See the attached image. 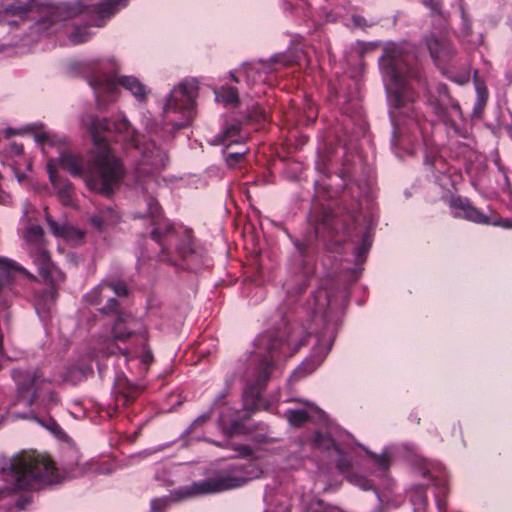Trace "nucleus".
Instances as JSON below:
<instances>
[{"instance_id":"obj_25","label":"nucleus","mask_w":512,"mask_h":512,"mask_svg":"<svg viewBox=\"0 0 512 512\" xmlns=\"http://www.w3.org/2000/svg\"><path fill=\"white\" fill-rule=\"evenodd\" d=\"M332 309L333 303L331 296L326 290H319L315 296V317L321 314V318L326 320Z\"/></svg>"},{"instance_id":"obj_22","label":"nucleus","mask_w":512,"mask_h":512,"mask_svg":"<svg viewBox=\"0 0 512 512\" xmlns=\"http://www.w3.org/2000/svg\"><path fill=\"white\" fill-rule=\"evenodd\" d=\"M45 219L49 229L56 237H61L73 243H78L82 240L83 233L80 230L66 223L59 224L48 213H46Z\"/></svg>"},{"instance_id":"obj_9","label":"nucleus","mask_w":512,"mask_h":512,"mask_svg":"<svg viewBox=\"0 0 512 512\" xmlns=\"http://www.w3.org/2000/svg\"><path fill=\"white\" fill-rule=\"evenodd\" d=\"M43 236V229L39 225L28 227L23 235L24 247L43 280L56 285L64 281L65 275L52 263Z\"/></svg>"},{"instance_id":"obj_62","label":"nucleus","mask_w":512,"mask_h":512,"mask_svg":"<svg viewBox=\"0 0 512 512\" xmlns=\"http://www.w3.org/2000/svg\"><path fill=\"white\" fill-rule=\"evenodd\" d=\"M2 199H3V196L0 194V202L2 201Z\"/></svg>"},{"instance_id":"obj_2","label":"nucleus","mask_w":512,"mask_h":512,"mask_svg":"<svg viewBox=\"0 0 512 512\" xmlns=\"http://www.w3.org/2000/svg\"><path fill=\"white\" fill-rule=\"evenodd\" d=\"M11 378L15 384V403L13 405L19 403L29 408V412L24 414L15 413L14 417L33 420L54 434L60 433L61 428L55 420L49 419L45 424L36 413V410L48 413L60 404V398L54 389L53 379L33 368L12 369Z\"/></svg>"},{"instance_id":"obj_3","label":"nucleus","mask_w":512,"mask_h":512,"mask_svg":"<svg viewBox=\"0 0 512 512\" xmlns=\"http://www.w3.org/2000/svg\"><path fill=\"white\" fill-rule=\"evenodd\" d=\"M410 55L403 52L397 44L387 45L384 54L379 59L388 101L396 109L405 108L414 101V93L407 80L414 75L409 68Z\"/></svg>"},{"instance_id":"obj_40","label":"nucleus","mask_w":512,"mask_h":512,"mask_svg":"<svg viewBox=\"0 0 512 512\" xmlns=\"http://www.w3.org/2000/svg\"><path fill=\"white\" fill-rule=\"evenodd\" d=\"M347 479L351 484L358 486L362 490H370L373 488V485L370 482V480L366 479L361 475L351 474L348 476Z\"/></svg>"},{"instance_id":"obj_47","label":"nucleus","mask_w":512,"mask_h":512,"mask_svg":"<svg viewBox=\"0 0 512 512\" xmlns=\"http://www.w3.org/2000/svg\"><path fill=\"white\" fill-rule=\"evenodd\" d=\"M328 490V485L326 481L323 479V475H318L317 480L314 483L313 491L315 493L324 492Z\"/></svg>"},{"instance_id":"obj_8","label":"nucleus","mask_w":512,"mask_h":512,"mask_svg":"<svg viewBox=\"0 0 512 512\" xmlns=\"http://www.w3.org/2000/svg\"><path fill=\"white\" fill-rule=\"evenodd\" d=\"M88 83L94 91L95 99L98 105L114 101L119 93L121 86L140 103L147 101L149 90L135 76H121L115 74H93L88 78Z\"/></svg>"},{"instance_id":"obj_50","label":"nucleus","mask_w":512,"mask_h":512,"mask_svg":"<svg viewBox=\"0 0 512 512\" xmlns=\"http://www.w3.org/2000/svg\"><path fill=\"white\" fill-rule=\"evenodd\" d=\"M232 449L237 452L239 456H248L251 454V449L246 445L232 446Z\"/></svg>"},{"instance_id":"obj_20","label":"nucleus","mask_w":512,"mask_h":512,"mask_svg":"<svg viewBox=\"0 0 512 512\" xmlns=\"http://www.w3.org/2000/svg\"><path fill=\"white\" fill-rule=\"evenodd\" d=\"M268 71V66L260 61L258 63L244 64L237 74L231 72V78L234 82H240V78L244 77L248 86L254 83L263 82L265 74Z\"/></svg>"},{"instance_id":"obj_15","label":"nucleus","mask_w":512,"mask_h":512,"mask_svg":"<svg viewBox=\"0 0 512 512\" xmlns=\"http://www.w3.org/2000/svg\"><path fill=\"white\" fill-rule=\"evenodd\" d=\"M159 212V205L153 200H149V213L154 219L155 225V228L151 232V236L153 240L162 247V249H166L175 242L174 229L168 221L162 220L158 217Z\"/></svg>"},{"instance_id":"obj_46","label":"nucleus","mask_w":512,"mask_h":512,"mask_svg":"<svg viewBox=\"0 0 512 512\" xmlns=\"http://www.w3.org/2000/svg\"><path fill=\"white\" fill-rule=\"evenodd\" d=\"M103 297H107V304L105 305V307L100 309L101 313H109L114 311L118 305L117 300L107 295H103Z\"/></svg>"},{"instance_id":"obj_6","label":"nucleus","mask_w":512,"mask_h":512,"mask_svg":"<svg viewBox=\"0 0 512 512\" xmlns=\"http://www.w3.org/2000/svg\"><path fill=\"white\" fill-rule=\"evenodd\" d=\"M255 345L258 350L266 352L267 355H264L255 365L243 391L244 400L252 403L258 400L260 391L274 370V358L277 351L283 349L287 342L278 338L274 332H264L256 338Z\"/></svg>"},{"instance_id":"obj_57","label":"nucleus","mask_w":512,"mask_h":512,"mask_svg":"<svg viewBox=\"0 0 512 512\" xmlns=\"http://www.w3.org/2000/svg\"><path fill=\"white\" fill-rule=\"evenodd\" d=\"M163 448H164V446H159V447L154 448L153 450H151L150 453L158 452V451L162 450Z\"/></svg>"},{"instance_id":"obj_26","label":"nucleus","mask_w":512,"mask_h":512,"mask_svg":"<svg viewBox=\"0 0 512 512\" xmlns=\"http://www.w3.org/2000/svg\"><path fill=\"white\" fill-rule=\"evenodd\" d=\"M118 220V213L110 207L91 217L92 224L99 230H102L109 225L116 224Z\"/></svg>"},{"instance_id":"obj_45","label":"nucleus","mask_w":512,"mask_h":512,"mask_svg":"<svg viewBox=\"0 0 512 512\" xmlns=\"http://www.w3.org/2000/svg\"><path fill=\"white\" fill-rule=\"evenodd\" d=\"M140 361L145 366V368H147V366L153 361V355L146 345H143Z\"/></svg>"},{"instance_id":"obj_54","label":"nucleus","mask_w":512,"mask_h":512,"mask_svg":"<svg viewBox=\"0 0 512 512\" xmlns=\"http://www.w3.org/2000/svg\"><path fill=\"white\" fill-rule=\"evenodd\" d=\"M0 356L1 357L5 356V352L3 349V334L1 332H0Z\"/></svg>"},{"instance_id":"obj_19","label":"nucleus","mask_w":512,"mask_h":512,"mask_svg":"<svg viewBox=\"0 0 512 512\" xmlns=\"http://www.w3.org/2000/svg\"><path fill=\"white\" fill-rule=\"evenodd\" d=\"M426 46L437 65L450 59L454 53L453 45L445 37L438 38L432 35L426 39Z\"/></svg>"},{"instance_id":"obj_35","label":"nucleus","mask_w":512,"mask_h":512,"mask_svg":"<svg viewBox=\"0 0 512 512\" xmlns=\"http://www.w3.org/2000/svg\"><path fill=\"white\" fill-rule=\"evenodd\" d=\"M4 164L9 165L19 183L26 179V172L29 170H25L23 162L20 160V158H15L9 162H4Z\"/></svg>"},{"instance_id":"obj_1","label":"nucleus","mask_w":512,"mask_h":512,"mask_svg":"<svg viewBox=\"0 0 512 512\" xmlns=\"http://www.w3.org/2000/svg\"><path fill=\"white\" fill-rule=\"evenodd\" d=\"M92 137L94 149L86 162L80 155L63 152L58 158L59 166L73 177H81L86 187L93 192L110 195L124 175L120 159L115 156L108 142L113 132L119 140L129 145L140 158L136 164L137 178H154L168 161L165 151L153 141L139 146V136L128 119L119 114L115 119L97 118L85 115L81 118Z\"/></svg>"},{"instance_id":"obj_43","label":"nucleus","mask_w":512,"mask_h":512,"mask_svg":"<svg viewBox=\"0 0 512 512\" xmlns=\"http://www.w3.org/2000/svg\"><path fill=\"white\" fill-rule=\"evenodd\" d=\"M405 139H409V135L399 126H394L391 143L393 146H397Z\"/></svg>"},{"instance_id":"obj_44","label":"nucleus","mask_w":512,"mask_h":512,"mask_svg":"<svg viewBox=\"0 0 512 512\" xmlns=\"http://www.w3.org/2000/svg\"><path fill=\"white\" fill-rule=\"evenodd\" d=\"M238 130H239V125L238 124L231 125L229 128H227L224 131V135H223L222 141L223 142H227L228 145L234 143L235 141L234 140H230V137H232V135L237 133Z\"/></svg>"},{"instance_id":"obj_55","label":"nucleus","mask_w":512,"mask_h":512,"mask_svg":"<svg viewBox=\"0 0 512 512\" xmlns=\"http://www.w3.org/2000/svg\"><path fill=\"white\" fill-rule=\"evenodd\" d=\"M219 424H220V426H221L223 429H226V424H227V423H226V420H225V418H224V416H223V415H221V416H220Z\"/></svg>"},{"instance_id":"obj_42","label":"nucleus","mask_w":512,"mask_h":512,"mask_svg":"<svg viewBox=\"0 0 512 512\" xmlns=\"http://www.w3.org/2000/svg\"><path fill=\"white\" fill-rule=\"evenodd\" d=\"M247 153V150H242L239 152L229 153L226 157V164L230 168L236 167V165L242 161L244 158V155Z\"/></svg>"},{"instance_id":"obj_49","label":"nucleus","mask_w":512,"mask_h":512,"mask_svg":"<svg viewBox=\"0 0 512 512\" xmlns=\"http://www.w3.org/2000/svg\"><path fill=\"white\" fill-rule=\"evenodd\" d=\"M487 225L501 226L503 228L510 229L512 228V219H500V220H490Z\"/></svg>"},{"instance_id":"obj_14","label":"nucleus","mask_w":512,"mask_h":512,"mask_svg":"<svg viewBox=\"0 0 512 512\" xmlns=\"http://www.w3.org/2000/svg\"><path fill=\"white\" fill-rule=\"evenodd\" d=\"M132 335H138L146 340L147 332L140 319L128 313H119L112 328V340L124 341Z\"/></svg>"},{"instance_id":"obj_28","label":"nucleus","mask_w":512,"mask_h":512,"mask_svg":"<svg viewBox=\"0 0 512 512\" xmlns=\"http://www.w3.org/2000/svg\"><path fill=\"white\" fill-rule=\"evenodd\" d=\"M34 140L42 149L63 144V139L51 131H40L34 134Z\"/></svg>"},{"instance_id":"obj_30","label":"nucleus","mask_w":512,"mask_h":512,"mask_svg":"<svg viewBox=\"0 0 512 512\" xmlns=\"http://www.w3.org/2000/svg\"><path fill=\"white\" fill-rule=\"evenodd\" d=\"M15 158H20V160L23 162L25 170H31L32 161L28 156L24 154L23 145L12 143L8 148L7 159L5 162H9Z\"/></svg>"},{"instance_id":"obj_21","label":"nucleus","mask_w":512,"mask_h":512,"mask_svg":"<svg viewBox=\"0 0 512 512\" xmlns=\"http://www.w3.org/2000/svg\"><path fill=\"white\" fill-rule=\"evenodd\" d=\"M306 408L304 409H289L286 411L285 416L290 425L294 427L301 426L308 419L318 417L322 419L324 412L312 402L305 401Z\"/></svg>"},{"instance_id":"obj_27","label":"nucleus","mask_w":512,"mask_h":512,"mask_svg":"<svg viewBox=\"0 0 512 512\" xmlns=\"http://www.w3.org/2000/svg\"><path fill=\"white\" fill-rule=\"evenodd\" d=\"M116 394L115 402L117 409L119 406H126L132 403L138 396V389L131 385L122 389L119 383L116 388Z\"/></svg>"},{"instance_id":"obj_38","label":"nucleus","mask_w":512,"mask_h":512,"mask_svg":"<svg viewBox=\"0 0 512 512\" xmlns=\"http://www.w3.org/2000/svg\"><path fill=\"white\" fill-rule=\"evenodd\" d=\"M126 3L127 0H105V2L99 5L98 11L101 14H111L115 10L124 7Z\"/></svg>"},{"instance_id":"obj_59","label":"nucleus","mask_w":512,"mask_h":512,"mask_svg":"<svg viewBox=\"0 0 512 512\" xmlns=\"http://www.w3.org/2000/svg\"><path fill=\"white\" fill-rule=\"evenodd\" d=\"M414 125L418 128L419 132L421 133V126L418 121H415Z\"/></svg>"},{"instance_id":"obj_32","label":"nucleus","mask_w":512,"mask_h":512,"mask_svg":"<svg viewBox=\"0 0 512 512\" xmlns=\"http://www.w3.org/2000/svg\"><path fill=\"white\" fill-rule=\"evenodd\" d=\"M215 99L224 104H236L238 102V93L233 87L223 86L215 90Z\"/></svg>"},{"instance_id":"obj_52","label":"nucleus","mask_w":512,"mask_h":512,"mask_svg":"<svg viewBox=\"0 0 512 512\" xmlns=\"http://www.w3.org/2000/svg\"><path fill=\"white\" fill-rule=\"evenodd\" d=\"M424 4L429 7L433 12H438L439 9H438V3H435L434 1L430 0V1H425Z\"/></svg>"},{"instance_id":"obj_41","label":"nucleus","mask_w":512,"mask_h":512,"mask_svg":"<svg viewBox=\"0 0 512 512\" xmlns=\"http://www.w3.org/2000/svg\"><path fill=\"white\" fill-rule=\"evenodd\" d=\"M106 284V290H111L116 296H124L127 294V288L121 281H103Z\"/></svg>"},{"instance_id":"obj_61","label":"nucleus","mask_w":512,"mask_h":512,"mask_svg":"<svg viewBox=\"0 0 512 512\" xmlns=\"http://www.w3.org/2000/svg\"><path fill=\"white\" fill-rule=\"evenodd\" d=\"M4 318H5V320H8V315H7V314H5V315H4Z\"/></svg>"},{"instance_id":"obj_31","label":"nucleus","mask_w":512,"mask_h":512,"mask_svg":"<svg viewBox=\"0 0 512 512\" xmlns=\"http://www.w3.org/2000/svg\"><path fill=\"white\" fill-rule=\"evenodd\" d=\"M368 455L372 458V464L376 467V474L379 477H384L388 471L390 459L387 451H384L380 455H376L368 450H365Z\"/></svg>"},{"instance_id":"obj_18","label":"nucleus","mask_w":512,"mask_h":512,"mask_svg":"<svg viewBox=\"0 0 512 512\" xmlns=\"http://www.w3.org/2000/svg\"><path fill=\"white\" fill-rule=\"evenodd\" d=\"M313 445L318 449L334 451L337 455L336 464L341 473L346 472L350 467V461L345 458L341 444L336 438H334L332 432L324 434L317 431L314 435Z\"/></svg>"},{"instance_id":"obj_12","label":"nucleus","mask_w":512,"mask_h":512,"mask_svg":"<svg viewBox=\"0 0 512 512\" xmlns=\"http://www.w3.org/2000/svg\"><path fill=\"white\" fill-rule=\"evenodd\" d=\"M334 330L327 325L326 332L317 337L312 353L295 370V377H302L314 372L324 361L334 341Z\"/></svg>"},{"instance_id":"obj_58","label":"nucleus","mask_w":512,"mask_h":512,"mask_svg":"<svg viewBox=\"0 0 512 512\" xmlns=\"http://www.w3.org/2000/svg\"><path fill=\"white\" fill-rule=\"evenodd\" d=\"M224 397H225V394H224V393H222L220 396H218V397L215 399V402H214V403H218V402H220V400H221L222 398H224Z\"/></svg>"},{"instance_id":"obj_48","label":"nucleus","mask_w":512,"mask_h":512,"mask_svg":"<svg viewBox=\"0 0 512 512\" xmlns=\"http://www.w3.org/2000/svg\"><path fill=\"white\" fill-rule=\"evenodd\" d=\"M168 504V499L166 498H154L151 500V509L156 512L163 509Z\"/></svg>"},{"instance_id":"obj_7","label":"nucleus","mask_w":512,"mask_h":512,"mask_svg":"<svg viewBox=\"0 0 512 512\" xmlns=\"http://www.w3.org/2000/svg\"><path fill=\"white\" fill-rule=\"evenodd\" d=\"M197 82L183 80L166 96L162 111L164 122L174 129L188 126L196 113Z\"/></svg>"},{"instance_id":"obj_16","label":"nucleus","mask_w":512,"mask_h":512,"mask_svg":"<svg viewBox=\"0 0 512 512\" xmlns=\"http://www.w3.org/2000/svg\"><path fill=\"white\" fill-rule=\"evenodd\" d=\"M451 214L456 218H463L477 224H488L489 217L472 206L467 198L452 196L449 200Z\"/></svg>"},{"instance_id":"obj_4","label":"nucleus","mask_w":512,"mask_h":512,"mask_svg":"<svg viewBox=\"0 0 512 512\" xmlns=\"http://www.w3.org/2000/svg\"><path fill=\"white\" fill-rule=\"evenodd\" d=\"M2 473L13 481L14 490L33 489L58 481L53 461L36 452H23L1 467Z\"/></svg>"},{"instance_id":"obj_29","label":"nucleus","mask_w":512,"mask_h":512,"mask_svg":"<svg viewBox=\"0 0 512 512\" xmlns=\"http://www.w3.org/2000/svg\"><path fill=\"white\" fill-rule=\"evenodd\" d=\"M55 300L56 291L53 288L45 291L35 300L36 312L40 315L42 312L45 313L46 311H49Z\"/></svg>"},{"instance_id":"obj_36","label":"nucleus","mask_w":512,"mask_h":512,"mask_svg":"<svg viewBox=\"0 0 512 512\" xmlns=\"http://www.w3.org/2000/svg\"><path fill=\"white\" fill-rule=\"evenodd\" d=\"M106 291V284L101 282L97 287L85 295L86 301L91 305H98L102 302V294Z\"/></svg>"},{"instance_id":"obj_56","label":"nucleus","mask_w":512,"mask_h":512,"mask_svg":"<svg viewBox=\"0 0 512 512\" xmlns=\"http://www.w3.org/2000/svg\"><path fill=\"white\" fill-rule=\"evenodd\" d=\"M499 171L503 173L504 180H505V182H507L508 177H507L506 173L504 172V170L501 167H499Z\"/></svg>"},{"instance_id":"obj_5","label":"nucleus","mask_w":512,"mask_h":512,"mask_svg":"<svg viewBox=\"0 0 512 512\" xmlns=\"http://www.w3.org/2000/svg\"><path fill=\"white\" fill-rule=\"evenodd\" d=\"M261 474V469L253 463L231 466L216 477L202 479L189 486L174 490L171 497L178 501L239 488L249 481L259 478Z\"/></svg>"},{"instance_id":"obj_13","label":"nucleus","mask_w":512,"mask_h":512,"mask_svg":"<svg viewBox=\"0 0 512 512\" xmlns=\"http://www.w3.org/2000/svg\"><path fill=\"white\" fill-rule=\"evenodd\" d=\"M413 467L417 474L423 477L430 476V480L433 482L436 489L435 502L438 510L442 512L446 507L443 498H445L448 493V484L443 467L439 463L425 459L414 463Z\"/></svg>"},{"instance_id":"obj_10","label":"nucleus","mask_w":512,"mask_h":512,"mask_svg":"<svg viewBox=\"0 0 512 512\" xmlns=\"http://www.w3.org/2000/svg\"><path fill=\"white\" fill-rule=\"evenodd\" d=\"M21 273L29 281H37L34 274L16 261L0 256V308L6 309L11 301L20 294L15 273Z\"/></svg>"},{"instance_id":"obj_37","label":"nucleus","mask_w":512,"mask_h":512,"mask_svg":"<svg viewBox=\"0 0 512 512\" xmlns=\"http://www.w3.org/2000/svg\"><path fill=\"white\" fill-rule=\"evenodd\" d=\"M92 34L88 31L86 27H77L70 34L69 40L72 44L77 45L88 41L91 38Z\"/></svg>"},{"instance_id":"obj_33","label":"nucleus","mask_w":512,"mask_h":512,"mask_svg":"<svg viewBox=\"0 0 512 512\" xmlns=\"http://www.w3.org/2000/svg\"><path fill=\"white\" fill-rule=\"evenodd\" d=\"M36 4L34 0H26L24 5L11 4L6 7L5 12L11 16H17L23 19L28 13L32 12Z\"/></svg>"},{"instance_id":"obj_53","label":"nucleus","mask_w":512,"mask_h":512,"mask_svg":"<svg viewBox=\"0 0 512 512\" xmlns=\"http://www.w3.org/2000/svg\"><path fill=\"white\" fill-rule=\"evenodd\" d=\"M239 431L238 423L236 421H232L231 426L229 427L228 433L233 434Z\"/></svg>"},{"instance_id":"obj_34","label":"nucleus","mask_w":512,"mask_h":512,"mask_svg":"<svg viewBox=\"0 0 512 512\" xmlns=\"http://www.w3.org/2000/svg\"><path fill=\"white\" fill-rule=\"evenodd\" d=\"M371 245L372 237L369 232H366L362 236L360 245L354 251L355 260L357 263H362L365 261Z\"/></svg>"},{"instance_id":"obj_60","label":"nucleus","mask_w":512,"mask_h":512,"mask_svg":"<svg viewBox=\"0 0 512 512\" xmlns=\"http://www.w3.org/2000/svg\"><path fill=\"white\" fill-rule=\"evenodd\" d=\"M11 133H12L11 129H7V130H6V135H7V136L11 135Z\"/></svg>"},{"instance_id":"obj_17","label":"nucleus","mask_w":512,"mask_h":512,"mask_svg":"<svg viewBox=\"0 0 512 512\" xmlns=\"http://www.w3.org/2000/svg\"><path fill=\"white\" fill-rule=\"evenodd\" d=\"M47 172L49 175L50 183L55 191L58 200L64 206L74 205V189L73 185L66 179L57 176L55 161L49 160L47 165Z\"/></svg>"},{"instance_id":"obj_23","label":"nucleus","mask_w":512,"mask_h":512,"mask_svg":"<svg viewBox=\"0 0 512 512\" xmlns=\"http://www.w3.org/2000/svg\"><path fill=\"white\" fill-rule=\"evenodd\" d=\"M92 374H93L92 366L90 364L80 362V363L68 366L65 369V371L62 375V378L66 382H69L72 384H77Z\"/></svg>"},{"instance_id":"obj_51","label":"nucleus","mask_w":512,"mask_h":512,"mask_svg":"<svg viewBox=\"0 0 512 512\" xmlns=\"http://www.w3.org/2000/svg\"><path fill=\"white\" fill-rule=\"evenodd\" d=\"M209 417H210L209 413H204V414L200 415L197 419H195V421L193 422V425L202 424L207 419H209Z\"/></svg>"},{"instance_id":"obj_24","label":"nucleus","mask_w":512,"mask_h":512,"mask_svg":"<svg viewBox=\"0 0 512 512\" xmlns=\"http://www.w3.org/2000/svg\"><path fill=\"white\" fill-rule=\"evenodd\" d=\"M413 512H425L428 504L425 488L423 485H413L408 491Z\"/></svg>"},{"instance_id":"obj_11","label":"nucleus","mask_w":512,"mask_h":512,"mask_svg":"<svg viewBox=\"0 0 512 512\" xmlns=\"http://www.w3.org/2000/svg\"><path fill=\"white\" fill-rule=\"evenodd\" d=\"M82 8V2H77L75 7L66 3L47 5L42 8L43 17L35 23L34 29L39 33H53L62 26L65 20L73 17Z\"/></svg>"},{"instance_id":"obj_39","label":"nucleus","mask_w":512,"mask_h":512,"mask_svg":"<svg viewBox=\"0 0 512 512\" xmlns=\"http://www.w3.org/2000/svg\"><path fill=\"white\" fill-rule=\"evenodd\" d=\"M176 249H177L178 253L184 258L187 257L188 255H190L191 253H193V244H192L191 237L189 235H186L180 241V243L177 244Z\"/></svg>"}]
</instances>
